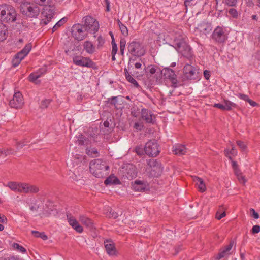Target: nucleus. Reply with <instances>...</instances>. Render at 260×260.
I'll return each mask as SVG.
<instances>
[{
  "label": "nucleus",
  "mask_w": 260,
  "mask_h": 260,
  "mask_svg": "<svg viewBox=\"0 0 260 260\" xmlns=\"http://www.w3.org/2000/svg\"><path fill=\"white\" fill-rule=\"evenodd\" d=\"M89 169L95 177L100 178L105 176L106 171L109 169V166L102 159H96L90 162Z\"/></svg>",
  "instance_id": "nucleus-1"
},
{
  "label": "nucleus",
  "mask_w": 260,
  "mask_h": 260,
  "mask_svg": "<svg viewBox=\"0 0 260 260\" xmlns=\"http://www.w3.org/2000/svg\"><path fill=\"white\" fill-rule=\"evenodd\" d=\"M16 12L10 5H0V20L4 22H13L16 20Z\"/></svg>",
  "instance_id": "nucleus-2"
},
{
  "label": "nucleus",
  "mask_w": 260,
  "mask_h": 260,
  "mask_svg": "<svg viewBox=\"0 0 260 260\" xmlns=\"http://www.w3.org/2000/svg\"><path fill=\"white\" fill-rule=\"evenodd\" d=\"M174 47L183 57L191 60L193 56L191 49L182 38L174 40Z\"/></svg>",
  "instance_id": "nucleus-3"
},
{
  "label": "nucleus",
  "mask_w": 260,
  "mask_h": 260,
  "mask_svg": "<svg viewBox=\"0 0 260 260\" xmlns=\"http://www.w3.org/2000/svg\"><path fill=\"white\" fill-rule=\"evenodd\" d=\"M128 52L133 56L140 57L146 53V49L142 42L134 40L127 44Z\"/></svg>",
  "instance_id": "nucleus-4"
},
{
  "label": "nucleus",
  "mask_w": 260,
  "mask_h": 260,
  "mask_svg": "<svg viewBox=\"0 0 260 260\" xmlns=\"http://www.w3.org/2000/svg\"><path fill=\"white\" fill-rule=\"evenodd\" d=\"M20 10L23 15L29 18H36L40 13V8L38 6L29 3L21 4Z\"/></svg>",
  "instance_id": "nucleus-5"
},
{
  "label": "nucleus",
  "mask_w": 260,
  "mask_h": 260,
  "mask_svg": "<svg viewBox=\"0 0 260 260\" xmlns=\"http://www.w3.org/2000/svg\"><path fill=\"white\" fill-rule=\"evenodd\" d=\"M55 8L53 5H45L43 9L41 15L40 24L42 25H47L53 17Z\"/></svg>",
  "instance_id": "nucleus-6"
},
{
  "label": "nucleus",
  "mask_w": 260,
  "mask_h": 260,
  "mask_svg": "<svg viewBox=\"0 0 260 260\" xmlns=\"http://www.w3.org/2000/svg\"><path fill=\"white\" fill-rule=\"evenodd\" d=\"M211 38L216 43H224L228 38L225 28L219 26H217L211 35Z\"/></svg>",
  "instance_id": "nucleus-7"
},
{
  "label": "nucleus",
  "mask_w": 260,
  "mask_h": 260,
  "mask_svg": "<svg viewBox=\"0 0 260 260\" xmlns=\"http://www.w3.org/2000/svg\"><path fill=\"white\" fill-rule=\"evenodd\" d=\"M88 31L83 25L80 24H74L72 28V34L75 39L78 41H82L88 36Z\"/></svg>",
  "instance_id": "nucleus-8"
},
{
  "label": "nucleus",
  "mask_w": 260,
  "mask_h": 260,
  "mask_svg": "<svg viewBox=\"0 0 260 260\" xmlns=\"http://www.w3.org/2000/svg\"><path fill=\"white\" fill-rule=\"evenodd\" d=\"M31 49V44H27L24 48L16 53L12 60V66L15 68L17 67L21 61L28 55Z\"/></svg>",
  "instance_id": "nucleus-9"
},
{
  "label": "nucleus",
  "mask_w": 260,
  "mask_h": 260,
  "mask_svg": "<svg viewBox=\"0 0 260 260\" xmlns=\"http://www.w3.org/2000/svg\"><path fill=\"white\" fill-rule=\"evenodd\" d=\"M144 150L147 155L154 157L159 154L160 149L157 141L152 140L146 143Z\"/></svg>",
  "instance_id": "nucleus-10"
},
{
  "label": "nucleus",
  "mask_w": 260,
  "mask_h": 260,
  "mask_svg": "<svg viewBox=\"0 0 260 260\" xmlns=\"http://www.w3.org/2000/svg\"><path fill=\"white\" fill-rule=\"evenodd\" d=\"M84 24L83 25L88 31L95 34L99 29V24L98 21L90 16H86L84 18Z\"/></svg>",
  "instance_id": "nucleus-11"
},
{
  "label": "nucleus",
  "mask_w": 260,
  "mask_h": 260,
  "mask_svg": "<svg viewBox=\"0 0 260 260\" xmlns=\"http://www.w3.org/2000/svg\"><path fill=\"white\" fill-rule=\"evenodd\" d=\"M161 75L164 78L169 79L170 80L173 87L176 88L178 86L176 75L174 70L169 67L165 68L161 71Z\"/></svg>",
  "instance_id": "nucleus-12"
},
{
  "label": "nucleus",
  "mask_w": 260,
  "mask_h": 260,
  "mask_svg": "<svg viewBox=\"0 0 260 260\" xmlns=\"http://www.w3.org/2000/svg\"><path fill=\"white\" fill-rule=\"evenodd\" d=\"M73 63L81 67L93 68L95 63L89 58L76 56L73 59Z\"/></svg>",
  "instance_id": "nucleus-13"
},
{
  "label": "nucleus",
  "mask_w": 260,
  "mask_h": 260,
  "mask_svg": "<svg viewBox=\"0 0 260 260\" xmlns=\"http://www.w3.org/2000/svg\"><path fill=\"white\" fill-rule=\"evenodd\" d=\"M24 99L20 92H17L13 95V98L9 101V105L12 108H21L24 104Z\"/></svg>",
  "instance_id": "nucleus-14"
},
{
  "label": "nucleus",
  "mask_w": 260,
  "mask_h": 260,
  "mask_svg": "<svg viewBox=\"0 0 260 260\" xmlns=\"http://www.w3.org/2000/svg\"><path fill=\"white\" fill-rule=\"evenodd\" d=\"M123 176L127 179L132 180L135 178L137 175V170L136 167L132 164H128L123 168Z\"/></svg>",
  "instance_id": "nucleus-15"
},
{
  "label": "nucleus",
  "mask_w": 260,
  "mask_h": 260,
  "mask_svg": "<svg viewBox=\"0 0 260 260\" xmlns=\"http://www.w3.org/2000/svg\"><path fill=\"white\" fill-rule=\"evenodd\" d=\"M141 118L146 123L153 124L155 116L152 112L146 108H142L141 111Z\"/></svg>",
  "instance_id": "nucleus-16"
},
{
  "label": "nucleus",
  "mask_w": 260,
  "mask_h": 260,
  "mask_svg": "<svg viewBox=\"0 0 260 260\" xmlns=\"http://www.w3.org/2000/svg\"><path fill=\"white\" fill-rule=\"evenodd\" d=\"M67 218L69 224L78 233L83 232V227L79 224L77 220L71 213L67 214Z\"/></svg>",
  "instance_id": "nucleus-17"
},
{
  "label": "nucleus",
  "mask_w": 260,
  "mask_h": 260,
  "mask_svg": "<svg viewBox=\"0 0 260 260\" xmlns=\"http://www.w3.org/2000/svg\"><path fill=\"white\" fill-rule=\"evenodd\" d=\"M196 69L194 67L186 64L183 68V73L185 77L190 80L196 79Z\"/></svg>",
  "instance_id": "nucleus-18"
},
{
  "label": "nucleus",
  "mask_w": 260,
  "mask_h": 260,
  "mask_svg": "<svg viewBox=\"0 0 260 260\" xmlns=\"http://www.w3.org/2000/svg\"><path fill=\"white\" fill-rule=\"evenodd\" d=\"M148 166L150 167L153 168L152 171H157V174H154V175L156 177H158L160 175L162 172V168L161 167V164L155 159H150L148 162Z\"/></svg>",
  "instance_id": "nucleus-19"
},
{
  "label": "nucleus",
  "mask_w": 260,
  "mask_h": 260,
  "mask_svg": "<svg viewBox=\"0 0 260 260\" xmlns=\"http://www.w3.org/2000/svg\"><path fill=\"white\" fill-rule=\"evenodd\" d=\"M104 246L107 253L110 255H114L116 254V248L114 242L110 240L104 241Z\"/></svg>",
  "instance_id": "nucleus-20"
},
{
  "label": "nucleus",
  "mask_w": 260,
  "mask_h": 260,
  "mask_svg": "<svg viewBox=\"0 0 260 260\" xmlns=\"http://www.w3.org/2000/svg\"><path fill=\"white\" fill-rule=\"evenodd\" d=\"M198 29L205 35L209 34L212 29L211 23L203 21L198 25Z\"/></svg>",
  "instance_id": "nucleus-21"
},
{
  "label": "nucleus",
  "mask_w": 260,
  "mask_h": 260,
  "mask_svg": "<svg viewBox=\"0 0 260 260\" xmlns=\"http://www.w3.org/2000/svg\"><path fill=\"white\" fill-rule=\"evenodd\" d=\"M80 221L85 226L90 230L94 228V223L92 220L85 215H80L79 217Z\"/></svg>",
  "instance_id": "nucleus-22"
},
{
  "label": "nucleus",
  "mask_w": 260,
  "mask_h": 260,
  "mask_svg": "<svg viewBox=\"0 0 260 260\" xmlns=\"http://www.w3.org/2000/svg\"><path fill=\"white\" fill-rule=\"evenodd\" d=\"M148 183L147 182L141 180H136L133 184V188L136 191L143 192L147 190Z\"/></svg>",
  "instance_id": "nucleus-23"
},
{
  "label": "nucleus",
  "mask_w": 260,
  "mask_h": 260,
  "mask_svg": "<svg viewBox=\"0 0 260 260\" xmlns=\"http://www.w3.org/2000/svg\"><path fill=\"white\" fill-rule=\"evenodd\" d=\"M172 151L174 154L181 155L186 153V148L184 145L177 144L173 146Z\"/></svg>",
  "instance_id": "nucleus-24"
},
{
  "label": "nucleus",
  "mask_w": 260,
  "mask_h": 260,
  "mask_svg": "<svg viewBox=\"0 0 260 260\" xmlns=\"http://www.w3.org/2000/svg\"><path fill=\"white\" fill-rule=\"evenodd\" d=\"M233 246V242H231L230 244L226 246L225 249H224L222 251L219 252L215 257V260H219L223 257H224L228 253L231 249H232Z\"/></svg>",
  "instance_id": "nucleus-25"
},
{
  "label": "nucleus",
  "mask_w": 260,
  "mask_h": 260,
  "mask_svg": "<svg viewBox=\"0 0 260 260\" xmlns=\"http://www.w3.org/2000/svg\"><path fill=\"white\" fill-rule=\"evenodd\" d=\"M83 47L86 52L89 54H92L95 51V47L89 41H86L84 42Z\"/></svg>",
  "instance_id": "nucleus-26"
},
{
  "label": "nucleus",
  "mask_w": 260,
  "mask_h": 260,
  "mask_svg": "<svg viewBox=\"0 0 260 260\" xmlns=\"http://www.w3.org/2000/svg\"><path fill=\"white\" fill-rule=\"evenodd\" d=\"M194 181L196 182V185L198 186V188L200 191L203 192L206 190L205 184L202 178L196 177L194 179Z\"/></svg>",
  "instance_id": "nucleus-27"
},
{
  "label": "nucleus",
  "mask_w": 260,
  "mask_h": 260,
  "mask_svg": "<svg viewBox=\"0 0 260 260\" xmlns=\"http://www.w3.org/2000/svg\"><path fill=\"white\" fill-rule=\"evenodd\" d=\"M8 29L7 26L0 22V41L5 40L8 36Z\"/></svg>",
  "instance_id": "nucleus-28"
},
{
  "label": "nucleus",
  "mask_w": 260,
  "mask_h": 260,
  "mask_svg": "<svg viewBox=\"0 0 260 260\" xmlns=\"http://www.w3.org/2000/svg\"><path fill=\"white\" fill-rule=\"evenodd\" d=\"M104 183L107 185L111 184H117L119 183V180L117 177L115 176H110L104 181Z\"/></svg>",
  "instance_id": "nucleus-29"
},
{
  "label": "nucleus",
  "mask_w": 260,
  "mask_h": 260,
  "mask_svg": "<svg viewBox=\"0 0 260 260\" xmlns=\"http://www.w3.org/2000/svg\"><path fill=\"white\" fill-rule=\"evenodd\" d=\"M20 184V182L11 181L8 182L7 186L9 187L12 190L19 192Z\"/></svg>",
  "instance_id": "nucleus-30"
},
{
  "label": "nucleus",
  "mask_w": 260,
  "mask_h": 260,
  "mask_svg": "<svg viewBox=\"0 0 260 260\" xmlns=\"http://www.w3.org/2000/svg\"><path fill=\"white\" fill-rule=\"evenodd\" d=\"M232 148L231 150H229L228 149H226L224 150V153L226 157L229 158L230 160H232V157L230 155L232 156H236L237 154V151L235 149V147L232 145Z\"/></svg>",
  "instance_id": "nucleus-31"
},
{
  "label": "nucleus",
  "mask_w": 260,
  "mask_h": 260,
  "mask_svg": "<svg viewBox=\"0 0 260 260\" xmlns=\"http://www.w3.org/2000/svg\"><path fill=\"white\" fill-rule=\"evenodd\" d=\"M117 24L119 27V29L121 32V34L124 36H127L128 34V29L127 27L124 25L119 19H117Z\"/></svg>",
  "instance_id": "nucleus-32"
},
{
  "label": "nucleus",
  "mask_w": 260,
  "mask_h": 260,
  "mask_svg": "<svg viewBox=\"0 0 260 260\" xmlns=\"http://www.w3.org/2000/svg\"><path fill=\"white\" fill-rule=\"evenodd\" d=\"M86 154L91 157H96L98 156L99 153L95 148H88L86 149Z\"/></svg>",
  "instance_id": "nucleus-33"
},
{
  "label": "nucleus",
  "mask_w": 260,
  "mask_h": 260,
  "mask_svg": "<svg viewBox=\"0 0 260 260\" xmlns=\"http://www.w3.org/2000/svg\"><path fill=\"white\" fill-rule=\"evenodd\" d=\"M224 105L225 107L224 109L226 111H230L232 110V107H236L237 106L236 104L228 100H224Z\"/></svg>",
  "instance_id": "nucleus-34"
},
{
  "label": "nucleus",
  "mask_w": 260,
  "mask_h": 260,
  "mask_svg": "<svg viewBox=\"0 0 260 260\" xmlns=\"http://www.w3.org/2000/svg\"><path fill=\"white\" fill-rule=\"evenodd\" d=\"M39 191V188L35 185L28 184L27 193H36Z\"/></svg>",
  "instance_id": "nucleus-35"
},
{
  "label": "nucleus",
  "mask_w": 260,
  "mask_h": 260,
  "mask_svg": "<svg viewBox=\"0 0 260 260\" xmlns=\"http://www.w3.org/2000/svg\"><path fill=\"white\" fill-rule=\"evenodd\" d=\"M31 233L35 237H40L43 240H46L48 238L47 235H45L44 232H39L36 231H32Z\"/></svg>",
  "instance_id": "nucleus-36"
},
{
  "label": "nucleus",
  "mask_w": 260,
  "mask_h": 260,
  "mask_svg": "<svg viewBox=\"0 0 260 260\" xmlns=\"http://www.w3.org/2000/svg\"><path fill=\"white\" fill-rule=\"evenodd\" d=\"M134 59H133L131 58H129V59L128 60V66H127L128 69L126 68H125L124 70V74H125L126 79H127L128 78V76H131V75L129 74V73L128 71V70H130L131 69V68H133L132 63L134 62Z\"/></svg>",
  "instance_id": "nucleus-37"
},
{
  "label": "nucleus",
  "mask_w": 260,
  "mask_h": 260,
  "mask_svg": "<svg viewBox=\"0 0 260 260\" xmlns=\"http://www.w3.org/2000/svg\"><path fill=\"white\" fill-rule=\"evenodd\" d=\"M66 22V20L65 18H63L61 19L59 21H58L53 27L52 32H53L55 31L58 28L61 26L65 22Z\"/></svg>",
  "instance_id": "nucleus-38"
},
{
  "label": "nucleus",
  "mask_w": 260,
  "mask_h": 260,
  "mask_svg": "<svg viewBox=\"0 0 260 260\" xmlns=\"http://www.w3.org/2000/svg\"><path fill=\"white\" fill-rule=\"evenodd\" d=\"M28 184V183L20 182L19 192L27 194Z\"/></svg>",
  "instance_id": "nucleus-39"
},
{
  "label": "nucleus",
  "mask_w": 260,
  "mask_h": 260,
  "mask_svg": "<svg viewBox=\"0 0 260 260\" xmlns=\"http://www.w3.org/2000/svg\"><path fill=\"white\" fill-rule=\"evenodd\" d=\"M88 140L85 138L83 135H79L78 140V143L80 145H87L88 142Z\"/></svg>",
  "instance_id": "nucleus-40"
},
{
  "label": "nucleus",
  "mask_w": 260,
  "mask_h": 260,
  "mask_svg": "<svg viewBox=\"0 0 260 260\" xmlns=\"http://www.w3.org/2000/svg\"><path fill=\"white\" fill-rule=\"evenodd\" d=\"M13 150L12 149H0V157L5 158L7 155L12 154Z\"/></svg>",
  "instance_id": "nucleus-41"
},
{
  "label": "nucleus",
  "mask_w": 260,
  "mask_h": 260,
  "mask_svg": "<svg viewBox=\"0 0 260 260\" xmlns=\"http://www.w3.org/2000/svg\"><path fill=\"white\" fill-rule=\"evenodd\" d=\"M197 3L196 0H185L184 5L186 8V11H187L188 8H190L193 6H194Z\"/></svg>",
  "instance_id": "nucleus-42"
},
{
  "label": "nucleus",
  "mask_w": 260,
  "mask_h": 260,
  "mask_svg": "<svg viewBox=\"0 0 260 260\" xmlns=\"http://www.w3.org/2000/svg\"><path fill=\"white\" fill-rule=\"evenodd\" d=\"M13 247L15 249L17 250L20 252H22L23 253L26 252V249L21 245H20L18 243H14L13 245Z\"/></svg>",
  "instance_id": "nucleus-43"
},
{
  "label": "nucleus",
  "mask_w": 260,
  "mask_h": 260,
  "mask_svg": "<svg viewBox=\"0 0 260 260\" xmlns=\"http://www.w3.org/2000/svg\"><path fill=\"white\" fill-rule=\"evenodd\" d=\"M47 72L46 68H42L39 69L36 72L34 73L38 76V78H40L42 76L44 75Z\"/></svg>",
  "instance_id": "nucleus-44"
},
{
  "label": "nucleus",
  "mask_w": 260,
  "mask_h": 260,
  "mask_svg": "<svg viewBox=\"0 0 260 260\" xmlns=\"http://www.w3.org/2000/svg\"><path fill=\"white\" fill-rule=\"evenodd\" d=\"M97 41V48L100 49L103 47L105 43V39L101 36H99L98 37Z\"/></svg>",
  "instance_id": "nucleus-45"
},
{
  "label": "nucleus",
  "mask_w": 260,
  "mask_h": 260,
  "mask_svg": "<svg viewBox=\"0 0 260 260\" xmlns=\"http://www.w3.org/2000/svg\"><path fill=\"white\" fill-rule=\"evenodd\" d=\"M126 80L129 82L132 83L134 86V87H135L136 88L140 87V85H139L138 83L132 76H128V78L126 79Z\"/></svg>",
  "instance_id": "nucleus-46"
},
{
  "label": "nucleus",
  "mask_w": 260,
  "mask_h": 260,
  "mask_svg": "<svg viewBox=\"0 0 260 260\" xmlns=\"http://www.w3.org/2000/svg\"><path fill=\"white\" fill-rule=\"evenodd\" d=\"M51 101L50 100L45 99L42 101L40 107L42 109H45L48 107Z\"/></svg>",
  "instance_id": "nucleus-47"
},
{
  "label": "nucleus",
  "mask_w": 260,
  "mask_h": 260,
  "mask_svg": "<svg viewBox=\"0 0 260 260\" xmlns=\"http://www.w3.org/2000/svg\"><path fill=\"white\" fill-rule=\"evenodd\" d=\"M112 40L111 42V44H112V49L111 54H116V53L117 52V50H118L117 46L116 43L114 41V40L113 38V36H112Z\"/></svg>",
  "instance_id": "nucleus-48"
},
{
  "label": "nucleus",
  "mask_w": 260,
  "mask_h": 260,
  "mask_svg": "<svg viewBox=\"0 0 260 260\" xmlns=\"http://www.w3.org/2000/svg\"><path fill=\"white\" fill-rule=\"evenodd\" d=\"M229 14L234 18H237L238 16V13L234 8L230 9L229 10Z\"/></svg>",
  "instance_id": "nucleus-49"
},
{
  "label": "nucleus",
  "mask_w": 260,
  "mask_h": 260,
  "mask_svg": "<svg viewBox=\"0 0 260 260\" xmlns=\"http://www.w3.org/2000/svg\"><path fill=\"white\" fill-rule=\"evenodd\" d=\"M237 1L238 0H224L225 4L231 7L236 6Z\"/></svg>",
  "instance_id": "nucleus-50"
},
{
  "label": "nucleus",
  "mask_w": 260,
  "mask_h": 260,
  "mask_svg": "<svg viewBox=\"0 0 260 260\" xmlns=\"http://www.w3.org/2000/svg\"><path fill=\"white\" fill-rule=\"evenodd\" d=\"M107 216H108L109 218L116 219L118 217L119 215L118 213L113 211L112 210H110Z\"/></svg>",
  "instance_id": "nucleus-51"
},
{
  "label": "nucleus",
  "mask_w": 260,
  "mask_h": 260,
  "mask_svg": "<svg viewBox=\"0 0 260 260\" xmlns=\"http://www.w3.org/2000/svg\"><path fill=\"white\" fill-rule=\"evenodd\" d=\"M144 127V125L142 123L135 122L134 125V128L137 131H141Z\"/></svg>",
  "instance_id": "nucleus-52"
},
{
  "label": "nucleus",
  "mask_w": 260,
  "mask_h": 260,
  "mask_svg": "<svg viewBox=\"0 0 260 260\" xmlns=\"http://www.w3.org/2000/svg\"><path fill=\"white\" fill-rule=\"evenodd\" d=\"M237 144L242 151H244L247 147L244 143L241 141H237Z\"/></svg>",
  "instance_id": "nucleus-53"
},
{
  "label": "nucleus",
  "mask_w": 260,
  "mask_h": 260,
  "mask_svg": "<svg viewBox=\"0 0 260 260\" xmlns=\"http://www.w3.org/2000/svg\"><path fill=\"white\" fill-rule=\"evenodd\" d=\"M38 79V76L35 74L34 72L31 73L28 77L29 80L31 82H35V81Z\"/></svg>",
  "instance_id": "nucleus-54"
},
{
  "label": "nucleus",
  "mask_w": 260,
  "mask_h": 260,
  "mask_svg": "<svg viewBox=\"0 0 260 260\" xmlns=\"http://www.w3.org/2000/svg\"><path fill=\"white\" fill-rule=\"evenodd\" d=\"M250 213L251 216H252L255 219H258L259 218L258 214L255 212L254 209L250 208Z\"/></svg>",
  "instance_id": "nucleus-55"
},
{
  "label": "nucleus",
  "mask_w": 260,
  "mask_h": 260,
  "mask_svg": "<svg viewBox=\"0 0 260 260\" xmlns=\"http://www.w3.org/2000/svg\"><path fill=\"white\" fill-rule=\"evenodd\" d=\"M260 232V226L258 225H254L251 230V233L253 234H257Z\"/></svg>",
  "instance_id": "nucleus-56"
},
{
  "label": "nucleus",
  "mask_w": 260,
  "mask_h": 260,
  "mask_svg": "<svg viewBox=\"0 0 260 260\" xmlns=\"http://www.w3.org/2000/svg\"><path fill=\"white\" fill-rule=\"evenodd\" d=\"M226 216V213L225 211H223L222 213H220L219 211H217L216 214V218L218 220H220L223 217Z\"/></svg>",
  "instance_id": "nucleus-57"
},
{
  "label": "nucleus",
  "mask_w": 260,
  "mask_h": 260,
  "mask_svg": "<svg viewBox=\"0 0 260 260\" xmlns=\"http://www.w3.org/2000/svg\"><path fill=\"white\" fill-rule=\"evenodd\" d=\"M35 3L40 6H44L48 3L49 0H33Z\"/></svg>",
  "instance_id": "nucleus-58"
},
{
  "label": "nucleus",
  "mask_w": 260,
  "mask_h": 260,
  "mask_svg": "<svg viewBox=\"0 0 260 260\" xmlns=\"http://www.w3.org/2000/svg\"><path fill=\"white\" fill-rule=\"evenodd\" d=\"M237 96L238 98H239L240 99H241L246 102H247V101L249 100L248 96L246 94H244L239 93L237 95Z\"/></svg>",
  "instance_id": "nucleus-59"
},
{
  "label": "nucleus",
  "mask_w": 260,
  "mask_h": 260,
  "mask_svg": "<svg viewBox=\"0 0 260 260\" xmlns=\"http://www.w3.org/2000/svg\"><path fill=\"white\" fill-rule=\"evenodd\" d=\"M246 6L249 8H253L254 7V2L253 0H245Z\"/></svg>",
  "instance_id": "nucleus-60"
},
{
  "label": "nucleus",
  "mask_w": 260,
  "mask_h": 260,
  "mask_svg": "<svg viewBox=\"0 0 260 260\" xmlns=\"http://www.w3.org/2000/svg\"><path fill=\"white\" fill-rule=\"evenodd\" d=\"M237 178L240 183L245 184V183L246 182V179H245V177L242 175V174H241L239 176H237Z\"/></svg>",
  "instance_id": "nucleus-61"
},
{
  "label": "nucleus",
  "mask_w": 260,
  "mask_h": 260,
  "mask_svg": "<svg viewBox=\"0 0 260 260\" xmlns=\"http://www.w3.org/2000/svg\"><path fill=\"white\" fill-rule=\"evenodd\" d=\"M213 107H215V108H219L222 110H225V109H224V108H225L224 105V104H222L215 103L214 104Z\"/></svg>",
  "instance_id": "nucleus-62"
},
{
  "label": "nucleus",
  "mask_w": 260,
  "mask_h": 260,
  "mask_svg": "<svg viewBox=\"0 0 260 260\" xmlns=\"http://www.w3.org/2000/svg\"><path fill=\"white\" fill-rule=\"evenodd\" d=\"M109 100L110 101V103L111 105H115L117 103L116 96H112V98L109 99Z\"/></svg>",
  "instance_id": "nucleus-63"
},
{
  "label": "nucleus",
  "mask_w": 260,
  "mask_h": 260,
  "mask_svg": "<svg viewBox=\"0 0 260 260\" xmlns=\"http://www.w3.org/2000/svg\"><path fill=\"white\" fill-rule=\"evenodd\" d=\"M148 68H149V73L151 74H154L156 72V68L154 66H149L148 67Z\"/></svg>",
  "instance_id": "nucleus-64"
}]
</instances>
